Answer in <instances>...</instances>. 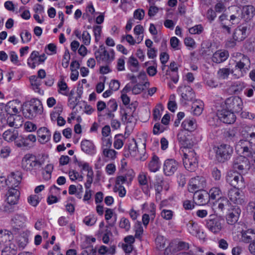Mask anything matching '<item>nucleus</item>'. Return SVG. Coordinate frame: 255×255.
<instances>
[{"mask_svg":"<svg viewBox=\"0 0 255 255\" xmlns=\"http://www.w3.org/2000/svg\"><path fill=\"white\" fill-rule=\"evenodd\" d=\"M135 118L132 115H129L128 113L125 112L122 116V120L124 122L133 123L135 121Z\"/></svg>","mask_w":255,"mask_h":255,"instance_id":"53","label":"nucleus"},{"mask_svg":"<svg viewBox=\"0 0 255 255\" xmlns=\"http://www.w3.org/2000/svg\"><path fill=\"white\" fill-rule=\"evenodd\" d=\"M203 27L201 24L196 25L189 29V32L191 34H199L202 32Z\"/></svg>","mask_w":255,"mask_h":255,"instance_id":"51","label":"nucleus"},{"mask_svg":"<svg viewBox=\"0 0 255 255\" xmlns=\"http://www.w3.org/2000/svg\"><path fill=\"white\" fill-rule=\"evenodd\" d=\"M161 217L166 220H171L173 217L171 210L163 209L161 212Z\"/></svg>","mask_w":255,"mask_h":255,"instance_id":"58","label":"nucleus"},{"mask_svg":"<svg viewBox=\"0 0 255 255\" xmlns=\"http://www.w3.org/2000/svg\"><path fill=\"white\" fill-rule=\"evenodd\" d=\"M28 203L33 206H36L39 203V197L37 195H31L28 198Z\"/></svg>","mask_w":255,"mask_h":255,"instance_id":"62","label":"nucleus"},{"mask_svg":"<svg viewBox=\"0 0 255 255\" xmlns=\"http://www.w3.org/2000/svg\"><path fill=\"white\" fill-rule=\"evenodd\" d=\"M240 131L243 137L246 139L250 138L251 140L255 139V126L243 124Z\"/></svg>","mask_w":255,"mask_h":255,"instance_id":"18","label":"nucleus"},{"mask_svg":"<svg viewBox=\"0 0 255 255\" xmlns=\"http://www.w3.org/2000/svg\"><path fill=\"white\" fill-rule=\"evenodd\" d=\"M103 155L109 158L115 159L116 157L117 152L112 149H104L103 151Z\"/></svg>","mask_w":255,"mask_h":255,"instance_id":"47","label":"nucleus"},{"mask_svg":"<svg viewBox=\"0 0 255 255\" xmlns=\"http://www.w3.org/2000/svg\"><path fill=\"white\" fill-rule=\"evenodd\" d=\"M186 226L188 231L190 234L197 236L200 233L199 226L194 221L191 220L189 221Z\"/></svg>","mask_w":255,"mask_h":255,"instance_id":"33","label":"nucleus"},{"mask_svg":"<svg viewBox=\"0 0 255 255\" xmlns=\"http://www.w3.org/2000/svg\"><path fill=\"white\" fill-rule=\"evenodd\" d=\"M29 80L33 89L38 90L41 83L40 79L35 75H33L29 77Z\"/></svg>","mask_w":255,"mask_h":255,"instance_id":"42","label":"nucleus"},{"mask_svg":"<svg viewBox=\"0 0 255 255\" xmlns=\"http://www.w3.org/2000/svg\"><path fill=\"white\" fill-rule=\"evenodd\" d=\"M42 163L34 155L27 154L22 160V168L26 171L36 172L42 166Z\"/></svg>","mask_w":255,"mask_h":255,"instance_id":"5","label":"nucleus"},{"mask_svg":"<svg viewBox=\"0 0 255 255\" xmlns=\"http://www.w3.org/2000/svg\"><path fill=\"white\" fill-rule=\"evenodd\" d=\"M241 212V210L239 206H234L227 217L228 223L231 225L236 223L238 220Z\"/></svg>","mask_w":255,"mask_h":255,"instance_id":"23","label":"nucleus"},{"mask_svg":"<svg viewBox=\"0 0 255 255\" xmlns=\"http://www.w3.org/2000/svg\"><path fill=\"white\" fill-rule=\"evenodd\" d=\"M7 113L1 106H0V128H3L8 125Z\"/></svg>","mask_w":255,"mask_h":255,"instance_id":"37","label":"nucleus"},{"mask_svg":"<svg viewBox=\"0 0 255 255\" xmlns=\"http://www.w3.org/2000/svg\"><path fill=\"white\" fill-rule=\"evenodd\" d=\"M183 162L184 167L189 171L194 170L197 165V157L193 149L184 151Z\"/></svg>","mask_w":255,"mask_h":255,"instance_id":"6","label":"nucleus"},{"mask_svg":"<svg viewBox=\"0 0 255 255\" xmlns=\"http://www.w3.org/2000/svg\"><path fill=\"white\" fill-rule=\"evenodd\" d=\"M229 54L228 51L219 50L215 52L212 57V61L216 63H221L225 61L229 57Z\"/></svg>","mask_w":255,"mask_h":255,"instance_id":"24","label":"nucleus"},{"mask_svg":"<svg viewBox=\"0 0 255 255\" xmlns=\"http://www.w3.org/2000/svg\"><path fill=\"white\" fill-rule=\"evenodd\" d=\"M82 151L89 154H94L95 153V147L93 142L89 140H83L81 143Z\"/></svg>","mask_w":255,"mask_h":255,"instance_id":"28","label":"nucleus"},{"mask_svg":"<svg viewBox=\"0 0 255 255\" xmlns=\"http://www.w3.org/2000/svg\"><path fill=\"white\" fill-rule=\"evenodd\" d=\"M75 162L77 163V165L79 167L82 168V170H83L88 172L89 171L93 170L92 167H90L89 164L87 162L78 161L77 159L75 160Z\"/></svg>","mask_w":255,"mask_h":255,"instance_id":"55","label":"nucleus"},{"mask_svg":"<svg viewBox=\"0 0 255 255\" xmlns=\"http://www.w3.org/2000/svg\"><path fill=\"white\" fill-rule=\"evenodd\" d=\"M20 37L22 43L29 42L31 39V35L30 32L27 30L21 33Z\"/></svg>","mask_w":255,"mask_h":255,"instance_id":"57","label":"nucleus"},{"mask_svg":"<svg viewBox=\"0 0 255 255\" xmlns=\"http://www.w3.org/2000/svg\"><path fill=\"white\" fill-rule=\"evenodd\" d=\"M206 186V180L203 176H196L192 178L189 181L188 190L190 192H195L204 188Z\"/></svg>","mask_w":255,"mask_h":255,"instance_id":"14","label":"nucleus"},{"mask_svg":"<svg viewBox=\"0 0 255 255\" xmlns=\"http://www.w3.org/2000/svg\"><path fill=\"white\" fill-rule=\"evenodd\" d=\"M156 193L159 194L163 189L167 191L169 188V184L161 176H156L155 181L154 184Z\"/></svg>","mask_w":255,"mask_h":255,"instance_id":"21","label":"nucleus"},{"mask_svg":"<svg viewBox=\"0 0 255 255\" xmlns=\"http://www.w3.org/2000/svg\"><path fill=\"white\" fill-rule=\"evenodd\" d=\"M178 167V163L173 159H166L163 165V172L165 175H172Z\"/></svg>","mask_w":255,"mask_h":255,"instance_id":"16","label":"nucleus"},{"mask_svg":"<svg viewBox=\"0 0 255 255\" xmlns=\"http://www.w3.org/2000/svg\"><path fill=\"white\" fill-rule=\"evenodd\" d=\"M209 198L216 199L217 198H220L222 194L221 190L218 187H213L211 188L208 193Z\"/></svg>","mask_w":255,"mask_h":255,"instance_id":"45","label":"nucleus"},{"mask_svg":"<svg viewBox=\"0 0 255 255\" xmlns=\"http://www.w3.org/2000/svg\"><path fill=\"white\" fill-rule=\"evenodd\" d=\"M94 54L99 63L102 62L110 64L115 59L114 51L113 49L108 51L103 44L100 45L99 48L95 51Z\"/></svg>","mask_w":255,"mask_h":255,"instance_id":"4","label":"nucleus"},{"mask_svg":"<svg viewBox=\"0 0 255 255\" xmlns=\"http://www.w3.org/2000/svg\"><path fill=\"white\" fill-rule=\"evenodd\" d=\"M247 36V27L240 25L234 31L233 37L238 41H241Z\"/></svg>","mask_w":255,"mask_h":255,"instance_id":"25","label":"nucleus"},{"mask_svg":"<svg viewBox=\"0 0 255 255\" xmlns=\"http://www.w3.org/2000/svg\"><path fill=\"white\" fill-rule=\"evenodd\" d=\"M245 156H239L233 160V168L241 173L247 172L250 168V161Z\"/></svg>","mask_w":255,"mask_h":255,"instance_id":"9","label":"nucleus"},{"mask_svg":"<svg viewBox=\"0 0 255 255\" xmlns=\"http://www.w3.org/2000/svg\"><path fill=\"white\" fill-rule=\"evenodd\" d=\"M240 11L241 19H244L246 21L251 20L255 14V8L250 5L244 6Z\"/></svg>","mask_w":255,"mask_h":255,"instance_id":"20","label":"nucleus"},{"mask_svg":"<svg viewBox=\"0 0 255 255\" xmlns=\"http://www.w3.org/2000/svg\"><path fill=\"white\" fill-rule=\"evenodd\" d=\"M255 238V230L250 229L242 232V239L244 242L249 243Z\"/></svg>","mask_w":255,"mask_h":255,"instance_id":"31","label":"nucleus"},{"mask_svg":"<svg viewBox=\"0 0 255 255\" xmlns=\"http://www.w3.org/2000/svg\"><path fill=\"white\" fill-rule=\"evenodd\" d=\"M27 218L24 214H15L11 218V232L13 234H16L24 226Z\"/></svg>","mask_w":255,"mask_h":255,"instance_id":"8","label":"nucleus"},{"mask_svg":"<svg viewBox=\"0 0 255 255\" xmlns=\"http://www.w3.org/2000/svg\"><path fill=\"white\" fill-rule=\"evenodd\" d=\"M243 106V102L240 97H230L226 100L223 105L227 109L236 113L242 110Z\"/></svg>","mask_w":255,"mask_h":255,"instance_id":"11","label":"nucleus"},{"mask_svg":"<svg viewBox=\"0 0 255 255\" xmlns=\"http://www.w3.org/2000/svg\"><path fill=\"white\" fill-rule=\"evenodd\" d=\"M204 106V103L202 101L196 100L194 101L192 106V108H194L193 114L196 116H200L203 112Z\"/></svg>","mask_w":255,"mask_h":255,"instance_id":"32","label":"nucleus"},{"mask_svg":"<svg viewBox=\"0 0 255 255\" xmlns=\"http://www.w3.org/2000/svg\"><path fill=\"white\" fill-rule=\"evenodd\" d=\"M119 226L121 228L124 229L126 231H128L130 228V225L129 220L124 217L121 218Z\"/></svg>","mask_w":255,"mask_h":255,"instance_id":"48","label":"nucleus"},{"mask_svg":"<svg viewBox=\"0 0 255 255\" xmlns=\"http://www.w3.org/2000/svg\"><path fill=\"white\" fill-rule=\"evenodd\" d=\"M245 88L244 83L240 82H236L228 88V92L230 95H238Z\"/></svg>","mask_w":255,"mask_h":255,"instance_id":"26","label":"nucleus"},{"mask_svg":"<svg viewBox=\"0 0 255 255\" xmlns=\"http://www.w3.org/2000/svg\"><path fill=\"white\" fill-rule=\"evenodd\" d=\"M37 58H38L39 63H43L47 58L46 56L44 53L39 55V52L37 51H33L28 58V61H31L36 60Z\"/></svg>","mask_w":255,"mask_h":255,"instance_id":"38","label":"nucleus"},{"mask_svg":"<svg viewBox=\"0 0 255 255\" xmlns=\"http://www.w3.org/2000/svg\"><path fill=\"white\" fill-rule=\"evenodd\" d=\"M144 90V86L142 85L137 84L134 86L131 89V93L134 95L140 94Z\"/></svg>","mask_w":255,"mask_h":255,"instance_id":"61","label":"nucleus"},{"mask_svg":"<svg viewBox=\"0 0 255 255\" xmlns=\"http://www.w3.org/2000/svg\"><path fill=\"white\" fill-rule=\"evenodd\" d=\"M228 197L233 203L237 205H241L244 202V195L238 188H232L228 191Z\"/></svg>","mask_w":255,"mask_h":255,"instance_id":"15","label":"nucleus"},{"mask_svg":"<svg viewBox=\"0 0 255 255\" xmlns=\"http://www.w3.org/2000/svg\"><path fill=\"white\" fill-rule=\"evenodd\" d=\"M206 222L207 228L214 234L219 233L222 228L221 220L217 218L207 220Z\"/></svg>","mask_w":255,"mask_h":255,"instance_id":"19","label":"nucleus"},{"mask_svg":"<svg viewBox=\"0 0 255 255\" xmlns=\"http://www.w3.org/2000/svg\"><path fill=\"white\" fill-rule=\"evenodd\" d=\"M179 90L182 93L181 96H190L194 94L192 88L188 86L181 87Z\"/></svg>","mask_w":255,"mask_h":255,"instance_id":"50","label":"nucleus"},{"mask_svg":"<svg viewBox=\"0 0 255 255\" xmlns=\"http://www.w3.org/2000/svg\"><path fill=\"white\" fill-rule=\"evenodd\" d=\"M39 140L41 143H44L49 141L51 137V133L46 127L40 128L37 131Z\"/></svg>","mask_w":255,"mask_h":255,"instance_id":"27","label":"nucleus"},{"mask_svg":"<svg viewBox=\"0 0 255 255\" xmlns=\"http://www.w3.org/2000/svg\"><path fill=\"white\" fill-rule=\"evenodd\" d=\"M240 58L236 61V69L239 70L238 73L233 74V76L236 79H239L246 75L251 68V61L250 58L241 53H237Z\"/></svg>","mask_w":255,"mask_h":255,"instance_id":"3","label":"nucleus"},{"mask_svg":"<svg viewBox=\"0 0 255 255\" xmlns=\"http://www.w3.org/2000/svg\"><path fill=\"white\" fill-rule=\"evenodd\" d=\"M22 173L19 171L12 172L5 179V184L8 188H19L22 179Z\"/></svg>","mask_w":255,"mask_h":255,"instance_id":"13","label":"nucleus"},{"mask_svg":"<svg viewBox=\"0 0 255 255\" xmlns=\"http://www.w3.org/2000/svg\"><path fill=\"white\" fill-rule=\"evenodd\" d=\"M234 8L236 12L231 15L229 19L225 14H222L219 18L222 28L229 34L231 32L232 27L234 25L238 24L241 20L240 8L238 7H234Z\"/></svg>","mask_w":255,"mask_h":255,"instance_id":"2","label":"nucleus"},{"mask_svg":"<svg viewBox=\"0 0 255 255\" xmlns=\"http://www.w3.org/2000/svg\"><path fill=\"white\" fill-rule=\"evenodd\" d=\"M23 106L24 107L23 114L26 118L33 119L43 113L41 102L37 98H33L25 102Z\"/></svg>","mask_w":255,"mask_h":255,"instance_id":"1","label":"nucleus"},{"mask_svg":"<svg viewBox=\"0 0 255 255\" xmlns=\"http://www.w3.org/2000/svg\"><path fill=\"white\" fill-rule=\"evenodd\" d=\"M164 129L165 128L163 126H161L159 123H157L153 127V133L154 134H158L163 132Z\"/></svg>","mask_w":255,"mask_h":255,"instance_id":"64","label":"nucleus"},{"mask_svg":"<svg viewBox=\"0 0 255 255\" xmlns=\"http://www.w3.org/2000/svg\"><path fill=\"white\" fill-rule=\"evenodd\" d=\"M138 181L140 185H146L148 182L146 175L144 173H140L138 176Z\"/></svg>","mask_w":255,"mask_h":255,"instance_id":"63","label":"nucleus"},{"mask_svg":"<svg viewBox=\"0 0 255 255\" xmlns=\"http://www.w3.org/2000/svg\"><path fill=\"white\" fill-rule=\"evenodd\" d=\"M14 117L15 120L14 121L13 124H12V127H14L15 128H17L22 125L23 118L21 116L17 115H16V116H14Z\"/></svg>","mask_w":255,"mask_h":255,"instance_id":"54","label":"nucleus"},{"mask_svg":"<svg viewBox=\"0 0 255 255\" xmlns=\"http://www.w3.org/2000/svg\"><path fill=\"white\" fill-rule=\"evenodd\" d=\"M217 115L222 122L227 124H233L236 121V117L234 112L229 109L224 108L223 106L222 109L218 110Z\"/></svg>","mask_w":255,"mask_h":255,"instance_id":"12","label":"nucleus"},{"mask_svg":"<svg viewBox=\"0 0 255 255\" xmlns=\"http://www.w3.org/2000/svg\"><path fill=\"white\" fill-rule=\"evenodd\" d=\"M252 146V142L247 139H241L237 143L235 149L238 154L250 157L253 149Z\"/></svg>","mask_w":255,"mask_h":255,"instance_id":"10","label":"nucleus"},{"mask_svg":"<svg viewBox=\"0 0 255 255\" xmlns=\"http://www.w3.org/2000/svg\"><path fill=\"white\" fill-rule=\"evenodd\" d=\"M160 110H163V107L161 104H158L155 108L153 112V117L154 121H158L160 120L161 115Z\"/></svg>","mask_w":255,"mask_h":255,"instance_id":"46","label":"nucleus"},{"mask_svg":"<svg viewBox=\"0 0 255 255\" xmlns=\"http://www.w3.org/2000/svg\"><path fill=\"white\" fill-rule=\"evenodd\" d=\"M8 105L9 108H11L12 110V112L15 115L19 113V110L23 106V105H22V104L17 100L10 101L8 103Z\"/></svg>","mask_w":255,"mask_h":255,"instance_id":"40","label":"nucleus"},{"mask_svg":"<svg viewBox=\"0 0 255 255\" xmlns=\"http://www.w3.org/2000/svg\"><path fill=\"white\" fill-rule=\"evenodd\" d=\"M230 74L233 75L234 73V71L229 68H221L217 72V76L220 79H227Z\"/></svg>","mask_w":255,"mask_h":255,"instance_id":"36","label":"nucleus"},{"mask_svg":"<svg viewBox=\"0 0 255 255\" xmlns=\"http://www.w3.org/2000/svg\"><path fill=\"white\" fill-rule=\"evenodd\" d=\"M159 158L156 155H153L148 164L149 169L151 172H155L159 169Z\"/></svg>","mask_w":255,"mask_h":255,"instance_id":"35","label":"nucleus"},{"mask_svg":"<svg viewBox=\"0 0 255 255\" xmlns=\"http://www.w3.org/2000/svg\"><path fill=\"white\" fill-rule=\"evenodd\" d=\"M97 221V218L94 215H89L86 216L83 220V223L88 226H93Z\"/></svg>","mask_w":255,"mask_h":255,"instance_id":"44","label":"nucleus"},{"mask_svg":"<svg viewBox=\"0 0 255 255\" xmlns=\"http://www.w3.org/2000/svg\"><path fill=\"white\" fill-rule=\"evenodd\" d=\"M6 196L19 197L20 192L19 191V188H8Z\"/></svg>","mask_w":255,"mask_h":255,"instance_id":"52","label":"nucleus"},{"mask_svg":"<svg viewBox=\"0 0 255 255\" xmlns=\"http://www.w3.org/2000/svg\"><path fill=\"white\" fill-rule=\"evenodd\" d=\"M183 128L188 131H193L197 128L196 120L193 118L186 119L181 124Z\"/></svg>","mask_w":255,"mask_h":255,"instance_id":"29","label":"nucleus"},{"mask_svg":"<svg viewBox=\"0 0 255 255\" xmlns=\"http://www.w3.org/2000/svg\"><path fill=\"white\" fill-rule=\"evenodd\" d=\"M128 151L129 154L132 156L136 155L137 151V143L134 139L129 143L128 146Z\"/></svg>","mask_w":255,"mask_h":255,"instance_id":"43","label":"nucleus"},{"mask_svg":"<svg viewBox=\"0 0 255 255\" xmlns=\"http://www.w3.org/2000/svg\"><path fill=\"white\" fill-rule=\"evenodd\" d=\"M70 59V55L69 52L68 50H66L63 59L62 63V66L64 68H67L69 65V62Z\"/></svg>","mask_w":255,"mask_h":255,"instance_id":"59","label":"nucleus"},{"mask_svg":"<svg viewBox=\"0 0 255 255\" xmlns=\"http://www.w3.org/2000/svg\"><path fill=\"white\" fill-rule=\"evenodd\" d=\"M127 64L130 70L133 72H137L139 69V63L137 60L133 56L129 57Z\"/></svg>","mask_w":255,"mask_h":255,"instance_id":"34","label":"nucleus"},{"mask_svg":"<svg viewBox=\"0 0 255 255\" xmlns=\"http://www.w3.org/2000/svg\"><path fill=\"white\" fill-rule=\"evenodd\" d=\"M18 133L17 130L9 129L6 130L3 133L2 136L5 141L8 142H11L14 141Z\"/></svg>","mask_w":255,"mask_h":255,"instance_id":"30","label":"nucleus"},{"mask_svg":"<svg viewBox=\"0 0 255 255\" xmlns=\"http://www.w3.org/2000/svg\"><path fill=\"white\" fill-rule=\"evenodd\" d=\"M233 153V148L230 145L222 144L216 150V158L220 162L229 160Z\"/></svg>","mask_w":255,"mask_h":255,"instance_id":"7","label":"nucleus"},{"mask_svg":"<svg viewBox=\"0 0 255 255\" xmlns=\"http://www.w3.org/2000/svg\"><path fill=\"white\" fill-rule=\"evenodd\" d=\"M193 199L200 205L206 204L209 201L208 192L205 190H200L195 192Z\"/></svg>","mask_w":255,"mask_h":255,"instance_id":"17","label":"nucleus"},{"mask_svg":"<svg viewBox=\"0 0 255 255\" xmlns=\"http://www.w3.org/2000/svg\"><path fill=\"white\" fill-rule=\"evenodd\" d=\"M82 41L86 45H89L91 42V36L87 31H84L82 35Z\"/></svg>","mask_w":255,"mask_h":255,"instance_id":"56","label":"nucleus"},{"mask_svg":"<svg viewBox=\"0 0 255 255\" xmlns=\"http://www.w3.org/2000/svg\"><path fill=\"white\" fill-rule=\"evenodd\" d=\"M243 177L237 172H229L226 177L227 181L236 188L239 184H242Z\"/></svg>","mask_w":255,"mask_h":255,"instance_id":"22","label":"nucleus"},{"mask_svg":"<svg viewBox=\"0 0 255 255\" xmlns=\"http://www.w3.org/2000/svg\"><path fill=\"white\" fill-rule=\"evenodd\" d=\"M102 31V27L101 26H95L93 27V32L95 37L96 42H98L101 36V33Z\"/></svg>","mask_w":255,"mask_h":255,"instance_id":"60","label":"nucleus"},{"mask_svg":"<svg viewBox=\"0 0 255 255\" xmlns=\"http://www.w3.org/2000/svg\"><path fill=\"white\" fill-rule=\"evenodd\" d=\"M166 241V240L163 236L161 235L158 236L155 239L157 247L159 249H163L165 246Z\"/></svg>","mask_w":255,"mask_h":255,"instance_id":"49","label":"nucleus"},{"mask_svg":"<svg viewBox=\"0 0 255 255\" xmlns=\"http://www.w3.org/2000/svg\"><path fill=\"white\" fill-rule=\"evenodd\" d=\"M14 141L15 145L18 147H26L30 144V143L27 142V140L25 137L22 135H18V133Z\"/></svg>","mask_w":255,"mask_h":255,"instance_id":"39","label":"nucleus"},{"mask_svg":"<svg viewBox=\"0 0 255 255\" xmlns=\"http://www.w3.org/2000/svg\"><path fill=\"white\" fill-rule=\"evenodd\" d=\"M16 209V204L10 203L9 202H6L5 204L3 206L2 210L5 213H10L14 212Z\"/></svg>","mask_w":255,"mask_h":255,"instance_id":"41","label":"nucleus"}]
</instances>
